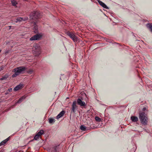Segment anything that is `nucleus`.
Listing matches in <instances>:
<instances>
[{
    "mask_svg": "<svg viewBox=\"0 0 152 152\" xmlns=\"http://www.w3.org/2000/svg\"><path fill=\"white\" fill-rule=\"evenodd\" d=\"M8 77H9L8 75L7 74H6L5 75L2 77L0 78V80H6L7 79V78Z\"/></svg>",
    "mask_w": 152,
    "mask_h": 152,
    "instance_id": "13",
    "label": "nucleus"
},
{
    "mask_svg": "<svg viewBox=\"0 0 152 152\" xmlns=\"http://www.w3.org/2000/svg\"><path fill=\"white\" fill-rule=\"evenodd\" d=\"M44 133V131L43 130H41L37 134L40 137Z\"/></svg>",
    "mask_w": 152,
    "mask_h": 152,
    "instance_id": "18",
    "label": "nucleus"
},
{
    "mask_svg": "<svg viewBox=\"0 0 152 152\" xmlns=\"http://www.w3.org/2000/svg\"><path fill=\"white\" fill-rule=\"evenodd\" d=\"M33 53H34L36 56L38 55L40 53V48L38 45L36 44L34 47L33 49Z\"/></svg>",
    "mask_w": 152,
    "mask_h": 152,
    "instance_id": "3",
    "label": "nucleus"
},
{
    "mask_svg": "<svg viewBox=\"0 0 152 152\" xmlns=\"http://www.w3.org/2000/svg\"><path fill=\"white\" fill-rule=\"evenodd\" d=\"M98 2L104 8L106 9L108 8L107 7L106 5L102 1H99Z\"/></svg>",
    "mask_w": 152,
    "mask_h": 152,
    "instance_id": "12",
    "label": "nucleus"
},
{
    "mask_svg": "<svg viewBox=\"0 0 152 152\" xmlns=\"http://www.w3.org/2000/svg\"><path fill=\"white\" fill-rule=\"evenodd\" d=\"M131 119L133 122H135L138 121V119L137 117L132 116L131 117Z\"/></svg>",
    "mask_w": 152,
    "mask_h": 152,
    "instance_id": "10",
    "label": "nucleus"
},
{
    "mask_svg": "<svg viewBox=\"0 0 152 152\" xmlns=\"http://www.w3.org/2000/svg\"><path fill=\"white\" fill-rule=\"evenodd\" d=\"M26 97L25 96H22L18 100V102H17V103H20L23 100L26 98Z\"/></svg>",
    "mask_w": 152,
    "mask_h": 152,
    "instance_id": "16",
    "label": "nucleus"
},
{
    "mask_svg": "<svg viewBox=\"0 0 152 152\" xmlns=\"http://www.w3.org/2000/svg\"><path fill=\"white\" fill-rule=\"evenodd\" d=\"M39 136L37 134L35 135L34 137V139L35 140H37L39 137Z\"/></svg>",
    "mask_w": 152,
    "mask_h": 152,
    "instance_id": "24",
    "label": "nucleus"
},
{
    "mask_svg": "<svg viewBox=\"0 0 152 152\" xmlns=\"http://www.w3.org/2000/svg\"><path fill=\"white\" fill-rule=\"evenodd\" d=\"M139 119L142 124L145 125L147 124L148 118L144 113H139Z\"/></svg>",
    "mask_w": 152,
    "mask_h": 152,
    "instance_id": "2",
    "label": "nucleus"
},
{
    "mask_svg": "<svg viewBox=\"0 0 152 152\" xmlns=\"http://www.w3.org/2000/svg\"><path fill=\"white\" fill-rule=\"evenodd\" d=\"M67 35L72 38L74 41H75L77 40V37L73 33L69 32L67 33Z\"/></svg>",
    "mask_w": 152,
    "mask_h": 152,
    "instance_id": "6",
    "label": "nucleus"
},
{
    "mask_svg": "<svg viewBox=\"0 0 152 152\" xmlns=\"http://www.w3.org/2000/svg\"><path fill=\"white\" fill-rule=\"evenodd\" d=\"M54 122V119L53 118H49V122L50 124H52Z\"/></svg>",
    "mask_w": 152,
    "mask_h": 152,
    "instance_id": "22",
    "label": "nucleus"
},
{
    "mask_svg": "<svg viewBox=\"0 0 152 152\" xmlns=\"http://www.w3.org/2000/svg\"><path fill=\"white\" fill-rule=\"evenodd\" d=\"M4 67L3 66H1L0 67V71L2 70H3L4 69Z\"/></svg>",
    "mask_w": 152,
    "mask_h": 152,
    "instance_id": "26",
    "label": "nucleus"
},
{
    "mask_svg": "<svg viewBox=\"0 0 152 152\" xmlns=\"http://www.w3.org/2000/svg\"><path fill=\"white\" fill-rule=\"evenodd\" d=\"M77 103L78 105L81 107H85L86 104L83 101L80 99L78 98L77 100Z\"/></svg>",
    "mask_w": 152,
    "mask_h": 152,
    "instance_id": "5",
    "label": "nucleus"
},
{
    "mask_svg": "<svg viewBox=\"0 0 152 152\" xmlns=\"http://www.w3.org/2000/svg\"><path fill=\"white\" fill-rule=\"evenodd\" d=\"M28 20V18H23V21H25L26 20Z\"/></svg>",
    "mask_w": 152,
    "mask_h": 152,
    "instance_id": "27",
    "label": "nucleus"
},
{
    "mask_svg": "<svg viewBox=\"0 0 152 152\" xmlns=\"http://www.w3.org/2000/svg\"><path fill=\"white\" fill-rule=\"evenodd\" d=\"M72 110L73 113L75 112L77 108V106L76 105V102L75 101L73 102L72 106Z\"/></svg>",
    "mask_w": 152,
    "mask_h": 152,
    "instance_id": "7",
    "label": "nucleus"
},
{
    "mask_svg": "<svg viewBox=\"0 0 152 152\" xmlns=\"http://www.w3.org/2000/svg\"><path fill=\"white\" fill-rule=\"evenodd\" d=\"M26 69L27 68L24 66L19 67L15 68L12 71V72H14L15 73L12 75V77H15L23 73Z\"/></svg>",
    "mask_w": 152,
    "mask_h": 152,
    "instance_id": "1",
    "label": "nucleus"
},
{
    "mask_svg": "<svg viewBox=\"0 0 152 152\" xmlns=\"http://www.w3.org/2000/svg\"><path fill=\"white\" fill-rule=\"evenodd\" d=\"M23 84L20 83L19 85L16 86L14 88V90L15 91H17L23 88Z\"/></svg>",
    "mask_w": 152,
    "mask_h": 152,
    "instance_id": "8",
    "label": "nucleus"
},
{
    "mask_svg": "<svg viewBox=\"0 0 152 152\" xmlns=\"http://www.w3.org/2000/svg\"><path fill=\"white\" fill-rule=\"evenodd\" d=\"M34 72V70L32 69H30L28 71V73L30 74H31L33 73Z\"/></svg>",
    "mask_w": 152,
    "mask_h": 152,
    "instance_id": "23",
    "label": "nucleus"
},
{
    "mask_svg": "<svg viewBox=\"0 0 152 152\" xmlns=\"http://www.w3.org/2000/svg\"><path fill=\"white\" fill-rule=\"evenodd\" d=\"M36 14V12L31 13L30 15L31 19L34 20L35 19V18H37L35 16Z\"/></svg>",
    "mask_w": 152,
    "mask_h": 152,
    "instance_id": "11",
    "label": "nucleus"
},
{
    "mask_svg": "<svg viewBox=\"0 0 152 152\" xmlns=\"http://www.w3.org/2000/svg\"><path fill=\"white\" fill-rule=\"evenodd\" d=\"M95 119L96 121H99L101 120L100 118L97 116L95 117Z\"/></svg>",
    "mask_w": 152,
    "mask_h": 152,
    "instance_id": "25",
    "label": "nucleus"
},
{
    "mask_svg": "<svg viewBox=\"0 0 152 152\" xmlns=\"http://www.w3.org/2000/svg\"><path fill=\"white\" fill-rule=\"evenodd\" d=\"M12 4L13 6H15L17 4V2L15 0H12L11 1Z\"/></svg>",
    "mask_w": 152,
    "mask_h": 152,
    "instance_id": "19",
    "label": "nucleus"
},
{
    "mask_svg": "<svg viewBox=\"0 0 152 152\" xmlns=\"http://www.w3.org/2000/svg\"><path fill=\"white\" fill-rule=\"evenodd\" d=\"M147 26L150 29V31L152 32V25L150 24L147 25Z\"/></svg>",
    "mask_w": 152,
    "mask_h": 152,
    "instance_id": "21",
    "label": "nucleus"
},
{
    "mask_svg": "<svg viewBox=\"0 0 152 152\" xmlns=\"http://www.w3.org/2000/svg\"><path fill=\"white\" fill-rule=\"evenodd\" d=\"M23 18H21L20 17L16 19V20L15 21V22L17 23L18 22L22 21H23Z\"/></svg>",
    "mask_w": 152,
    "mask_h": 152,
    "instance_id": "17",
    "label": "nucleus"
},
{
    "mask_svg": "<svg viewBox=\"0 0 152 152\" xmlns=\"http://www.w3.org/2000/svg\"><path fill=\"white\" fill-rule=\"evenodd\" d=\"M34 30L35 29V31H34L35 33L37 32L38 31L37 26L36 25V24L35 23H34Z\"/></svg>",
    "mask_w": 152,
    "mask_h": 152,
    "instance_id": "20",
    "label": "nucleus"
},
{
    "mask_svg": "<svg viewBox=\"0 0 152 152\" xmlns=\"http://www.w3.org/2000/svg\"><path fill=\"white\" fill-rule=\"evenodd\" d=\"M42 36L40 34H36L31 37L30 38V40L31 41L39 40L41 37Z\"/></svg>",
    "mask_w": 152,
    "mask_h": 152,
    "instance_id": "4",
    "label": "nucleus"
},
{
    "mask_svg": "<svg viewBox=\"0 0 152 152\" xmlns=\"http://www.w3.org/2000/svg\"><path fill=\"white\" fill-rule=\"evenodd\" d=\"M9 138H8L2 141L0 143V146L4 145L9 140Z\"/></svg>",
    "mask_w": 152,
    "mask_h": 152,
    "instance_id": "14",
    "label": "nucleus"
},
{
    "mask_svg": "<svg viewBox=\"0 0 152 152\" xmlns=\"http://www.w3.org/2000/svg\"><path fill=\"white\" fill-rule=\"evenodd\" d=\"M65 113V111L63 110L61 111L57 116V118L59 119L62 117Z\"/></svg>",
    "mask_w": 152,
    "mask_h": 152,
    "instance_id": "9",
    "label": "nucleus"
},
{
    "mask_svg": "<svg viewBox=\"0 0 152 152\" xmlns=\"http://www.w3.org/2000/svg\"><path fill=\"white\" fill-rule=\"evenodd\" d=\"M9 92H11L12 91V88H9L8 89V90Z\"/></svg>",
    "mask_w": 152,
    "mask_h": 152,
    "instance_id": "28",
    "label": "nucleus"
},
{
    "mask_svg": "<svg viewBox=\"0 0 152 152\" xmlns=\"http://www.w3.org/2000/svg\"><path fill=\"white\" fill-rule=\"evenodd\" d=\"M87 127L83 125H81L80 127V129L81 130L83 131H85L87 130Z\"/></svg>",
    "mask_w": 152,
    "mask_h": 152,
    "instance_id": "15",
    "label": "nucleus"
},
{
    "mask_svg": "<svg viewBox=\"0 0 152 152\" xmlns=\"http://www.w3.org/2000/svg\"><path fill=\"white\" fill-rule=\"evenodd\" d=\"M145 110V108H144L143 109V110Z\"/></svg>",
    "mask_w": 152,
    "mask_h": 152,
    "instance_id": "29",
    "label": "nucleus"
}]
</instances>
